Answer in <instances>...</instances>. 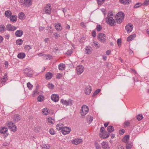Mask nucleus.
I'll use <instances>...</instances> for the list:
<instances>
[{
  "instance_id": "48",
  "label": "nucleus",
  "mask_w": 149,
  "mask_h": 149,
  "mask_svg": "<svg viewBox=\"0 0 149 149\" xmlns=\"http://www.w3.org/2000/svg\"><path fill=\"white\" fill-rule=\"evenodd\" d=\"M142 5V4L141 3H137L135 5L134 7L135 8H137L141 6Z\"/></svg>"
},
{
  "instance_id": "42",
  "label": "nucleus",
  "mask_w": 149,
  "mask_h": 149,
  "mask_svg": "<svg viewBox=\"0 0 149 149\" xmlns=\"http://www.w3.org/2000/svg\"><path fill=\"white\" fill-rule=\"evenodd\" d=\"M132 143H127L126 146V148L127 149H130L132 147Z\"/></svg>"
},
{
  "instance_id": "38",
  "label": "nucleus",
  "mask_w": 149,
  "mask_h": 149,
  "mask_svg": "<svg viewBox=\"0 0 149 149\" xmlns=\"http://www.w3.org/2000/svg\"><path fill=\"white\" fill-rule=\"evenodd\" d=\"M44 99V97L41 95H40L37 97V100L38 101L41 102L43 101Z\"/></svg>"
},
{
  "instance_id": "28",
  "label": "nucleus",
  "mask_w": 149,
  "mask_h": 149,
  "mask_svg": "<svg viewBox=\"0 0 149 149\" xmlns=\"http://www.w3.org/2000/svg\"><path fill=\"white\" fill-rule=\"evenodd\" d=\"M122 17H116V21L118 23L120 24L122 22L124 18H123V16H122Z\"/></svg>"
},
{
  "instance_id": "37",
  "label": "nucleus",
  "mask_w": 149,
  "mask_h": 149,
  "mask_svg": "<svg viewBox=\"0 0 149 149\" xmlns=\"http://www.w3.org/2000/svg\"><path fill=\"white\" fill-rule=\"evenodd\" d=\"M42 112L45 115H47L49 113L48 109L47 108H44L42 109Z\"/></svg>"
},
{
  "instance_id": "15",
  "label": "nucleus",
  "mask_w": 149,
  "mask_h": 149,
  "mask_svg": "<svg viewBox=\"0 0 149 149\" xmlns=\"http://www.w3.org/2000/svg\"><path fill=\"white\" fill-rule=\"evenodd\" d=\"M24 72L26 74V75L28 77H31L32 75V73L31 70L27 68H26L24 70Z\"/></svg>"
},
{
  "instance_id": "5",
  "label": "nucleus",
  "mask_w": 149,
  "mask_h": 149,
  "mask_svg": "<svg viewBox=\"0 0 149 149\" xmlns=\"http://www.w3.org/2000/svg\"><path fill=\"white\" fill-rule=\"evenodd\" d=\"M73 100L70 99H69L68 100H66L63 99H61L60 102L62 104L66 106L70 105L71 106L73 104Z\"/></svg>"
},
{
  "instance_id": "20",
  "label": "nucleus",
  "mask_w": 149,
  "mask_h": 149,
  "mask_svg": "<svg viewBox=\"0 0 149 149\" xmlns=\"http://www.w3.org/2000/svg\"><path fill=\"white\" fill-rule=\"evenodd\" d=\"M42 58L44 60H49L52 59V56L49 54H45L43 55Z\"/></svg>"
},
{
  "instance_id": "24",
  "label": "nucleus",
  "mask_w": 149,
  "mask_h": 149,
  "mask_svg": "<svg viewBox=\"0 0 149 149\" xmlns=\"http://www.w3.org/2000/svg\"><path fill=\"white\" fill-rule=\"evenodd\" d=\"M26 56L25 54L23 52L19 53L17 56V57L20 59H23Z\"/></svg>"
},
{
  "instance_id": "49",
  "label": "nucleus",
  "mask_w": 149,
  "mask_h": 149,
  "mask_svg": "<svg viewBox=\"0 0 149 149\" xmlns=\"http://www.w3.org/2000/svg\"><path fill=\"white\" fill-rule=\"evenodd\" d=\"M130 124L129 121H126L124 123V126L125 127H127L130 125Z\"/></svg>"
},
{
  "instance_id": "10",
  "label": "nucleus",
  "mask_w": 149,
  "mask_h": 149,
  "mask_svg": "<svg viewBox=\"0 0 149 149\" xmlns=\"http://www.w3.org/2000/svg\"><path fill=\"white\" fill-rule=\"evenodd\" d=\"M109 134L106 131L104 132H100L99 134L100 137L103 139L108 138L109 136Z\"/></svg>"
},
{
  "instance_id": "62",
  "label": "nucleus",
  "mask_w": 149,
  "mask_h": 149,
  "mask_svg": "<svg viewBox=\"0 0 149 149\" xmlns=\"http://www.w3.org/2000/svg\"><path fill=\"white\" fill-rule=\"evenodd\" d=\"M117 149H124V148L123 146L119 145L117 146Z\"/></svg>"
},
{
  "instance_id": "56",
  "label": "nucleus",
  "mask_w": 149,
  "mask_h": 149,
  "mask_svg": "<svg viewBox=\"0 0 149 149\" xmlns=\"http://www.w3.org/2000/svg\"><path fill=\"white\" fill-rule=\"evenodd\" d=\"M47 86L50 89H53L54 88V85L52 84H49Z\"/></svg>"
},
{
  "instance_id": "58",
  "label": "nucleus",
  "mask_w": 149,
  "mask_h": 149,
  "mask_svg": "<svg viewBox=\"0 0 149 149\" xmlns=\"http://www.w3.org/2000/svg\"><path fill=\"white\" fill-rule=\"evenodd\" d=\"M49 132L52 135H54L55 134L54 130L52 129H51L49 130Z\"/></svg>"
},
{
  "instance_id": "7",
  "label": "nucleus",
  "mask_w": 149,
  "mask_h": 149,
  "mask_svg": "<svg viewBox=\"0 0 149 149\" xmlns=\"http://www.w3.org/2000/svg\"><path fill=\"white\" fill-rule=\"evenodd\" d=\"M97 39L100 42L104 43L106 40V38L105 34L102 33H100L98 34L97 36Z\"/></svg>"
},
{
  "instance_id": "46",
  "label": "nucleus",
  "mask_w": 149,
  "mask_h": 149,
  "mask_svg": "<svg viewBox=\"0 0 149 149\" xmlns=\"http://www.w3.org/2000/svg\"><path fill=\"white\" fill-rule=\"evenodd\" d=\"M5 27L3 25H0V32H3L4 31Z\"/></svg>"
},
{
  "instance_id": "45",
  "label": "nucleus",
  "mask_w": 149,
  "mask_h": 149,
  "mask_svg": "<svg viewBox=\"0 0 149 149\" xmlns=\"http://www.w3.org/2000/svg\"><path fill=\"white\" fill-rule=\"evenodd\" d=\"M137 120L139 121L141 120L143 118V116L141 114H138L136 117Z\"/></svg>"
},
{
  "instance_id": "19",
  "label": "nucleus",
  "mask_w": 149,
  "mask_h": 149,
  "mask_svg": "<svg viewBox=\"0 0 149 149\" xmlns=\"http://www.w3.org/2000/svg\"><path fill=\"white\" fill-rule=\"evenodd\" d=\"M55 28L56 30L58 31H61L62 29V27L59 23H57L56 24Z\"/></svg>"
},
{
  "instance_id": "50",
  "label": "nucleus",
  "mask_w": 149,
  "mask_h": 149,
  "mask_svg": "<svg viewBox=\"0 0 149 149\" xmlns=\"http://www.w3.org/2000/svg\"><path fill=\"white\" fill-rule=\"evenodd\" d=\"M53 35L54 36L55 38L56 39H57L60 37V35L57 33H54L53 34Z\"/></svg>"
},
{
  "instance_id": "44",
  "label": "nucleus",
  "mask_w": 149,
  "mask_h": 149,
  "mask_svg": "<svg viewBox=\"0 0 149 149\" xmlns=\"http://www.w3.org/2000/svg\"><path fill=\"white\" fill-rule=\"evenodd\" d=\"M50 148V146L48 144L43 145L42 147L43 149H49Z\"/></svg>"
},
{
  "instance_id": "1",
  "label": "nucleus",
  "mask_w": 149,
  "mask_h": 149,
  "mask_svg": "<svg viewBox=\"0 0 149 149\" xmlns=\"http://www.w3.org/2000/svg\"><path fill=\"white\" fill-rule=\"evenodd\" d=\"M113 16V14L109 13L107 15V23L111 26H113L116 25V22L112 17Z\"/></svg>"
},
{
  "instance_id": "52",
  "label": "nucleus",
  "mask_w": 149,
  "mask_h": 149,
  "mask_svg": "<svg viewBox=\"0 0 149 149\" xmlns=\"http://www.w3.org/2000/svg\"><path fill=\"white\" fill-rule=\"evenodd\" d=\"M95 147L96 149H101L100 146L97 142H95Z\"/></svg>"
},
{
  "instance_id": "33",
  "label": "nucleus",
  "mask_w": 149,
  "mask_h": 149,
  "mask_svg": "<svg viewBox=\"0 0 149 149\" xmlns=\"http://www.w3.org/2000/svg\"><path fill=\"white\" fill-rule=\"evenodd\" d=\"M58 68L59 70H63L65 69V65L63 63H61L58 65Z\"/></svg>"
},
{
  "instance_id": "30",
  "label": "nucleus",
  "mask_w": 149,
  "mask_h": 149,
  "mask_svg": "<svg viewBox=\"0 0 149 149\" xmlns=\"http://www.w3.org/2000/svg\"><path fill=\"white\" fill-rule=\"evenodd\" d=\"M136 35L135 34H133L127 38V41H132L134 39V38L136 37Z\"/></svg>"
},
{
  "instance_id": "25",
  "label": "nucleus",
  "mask_w": 149,
  "mask_h": 149,
  "mask_svg": "<svg viewBox=\"0 0 149 149\" xmlns=\"http://www.w3.org/2000/svg\"><path fill=\"white\" fill-rule=\"evenodd\" d=\"M13 119L15 122H17L20 119L19 116L18 114L15 115L14 116Z\"/></svg>"
},
{
  "instance_id": "29",
  "label": "nucleus",
  "mask_w": 149,
  "mask_h": 149,
  "mask_svg": "<svg viewBox=\"0 0 149 149\" xmlns=\"http://www.w3.org/2000/svg\"><path fill=\"white\" fill-rule=\"evenodd\" d=\"M12 13L10 10L6 11L5 12V15L8 18L10 17L11 16Z\"/></svg>"
},
{
  "instance_id": "3",
  "label": "nucleus",
  "mask_w": 149,
  "mask_h": 149,
  "mask_svg": "<svg viewBox=\"0 0 149 149\" xmlns=\"http://www.w3.org/2000/svg\"><path fill=\"white\" fill-rule=\"evenodd\" d=\"M89 109L88 106L86 105H83L81 107L80 112L82 116L86 115L88 112Z\"/></svg>"
},
{
  "instance_id": "11",
  "label": "nucleus",
  "mask_w": 149,
  "mask_h": 149,
  "mask_svg": "<svg viewBox=\"0 0 149 149\" xmlns=\"http://www.w3.org/2000/svg\"><path fill=\"white\" fill-rule=\"evenodd\" d=\"M133 28V24H128L126 26L125 29L127 32L130 33L132 31Z\"/></svg>"
},
{
  "instance_id": "26",
  "label": "nucleus",
  "mask_w": 149,
  "mask_h": 149,
  "mask_svg": "<svg viewBox=\"0 0 149 149\" xmlns=\"http://www.w3.org/2000/svg\"><path fill=\"white\" fill-rule=\"evenodd\" d=\"M53 76V74L51 72H48L45 75L46 78L47 79H51Z\"/></svg>"
},
{
  "instance_id": "60",
  "label": "nucleus",
  "mask_w": 149,
  "mask_h": 149,
  "mask_svg": "<svg viewBox=\"0 0 149 149\" xmlns=\"http://www.w3.org/2000/svg\"><path fill=\"white\" fill-rule=\"evenodd\" d=\"M38 93H37V91L36 90H34L33 92V94H32V96L33 97H34L36 94H37Z\"/></svg>"
},
{
  "instance_id": "63",
  "label": "nucleus",
  "mask_w": 149,
  "mask_h": 149,
  "mask_svg": "<svg viewBox=\"0 0 149 149\" xmlns=\"http://www.w3.org/2000/svg\"><path fill=\"white\" fill-rule=\"evenodd\" d=\"M10 144V143L9 142H5L3 143V146H8Z\"/></svg>"
},
{
  "instance_id": "51",
  "label": "nucleus",
  "mask_w": 149,
  "mask_h": 149,
  "mask_svg": "<svg viewBox=\"0 0 149 149\" xmlns=\"http://www.w3.org/2000/svg\"><path fill=\"white\" fill-rule=\"evenodd\" d=\"M27 87L29 89H31L33 87V86L29 82H28L27 84Z\"/></svg>"
},
{
  "instance_id": "22",
  "label": "nucleus",
  "mask_w": 149,
  "mask_h": 149,
  "mask_svg": "<svg viewBox=\"0 0 149 149\" xmlns=\"http://www.w3.org/2000/svg\"><path fill=\"white\" fill-rule=\"evenodd\" d=\"M86 53L89 54L92 51V48L89 46H86L85 48Z\"/></svg>"
},
{
  "instance_id": "32",
  "label": "nucleus",
  "mask_w": 149,
  "mask_h": 149,
  "mask_svg": "<svg viewBox=\"0 0 149 149\" xmlns=\"http://www.w3.org/2000/svg\"><path fill=\"white\" fill-rule=\"evenodd\" d=\"M47 121L49 123L53 124L54 122V119L52 117H49L47 118Z\"/></svg>"
},
{
  "instance_id": "21",
  "label": "nucleus",
  "mask_w": 149,
  "mask_h": 149,
  "mask_svg": "<svg viewBox=\"0 0 149 149\" xmlns=\"http://www.w3.org/2000/svg\"><path fill=\"white\" fill-rule=\"evenodd\" d=\"M18 17L21 20H24L25 18V15L23 13L21 12L19 13Z\"/></svg>"
},
{
  "instance_id": "55",
  "label": "nucleus",
  "mask_w": 149,
  "mask_h": 149,
  "mask_svg": "<svg viewBox=\"0 0 149 149\" xmlns=\"http://www.w3.org/2000/svg\"><path fill=\"white\" fill-rule=\"evenodd\" d=\"M149 0H145L144 2L142 4V5L147 6L149 4Z\"/></svg>"
},
{
  "instance_id": "34",
  "label": "nucleus",
  "mask_w": 149,
  "mask_h": 149,
  "mask_svg": "<svg viewBox=\"0 0 149 149\" xmlns=\"http://www.w3.org/2000/svg\"><path fill=\"white\" fill-rule=\"evenodd\" d=\"M114 127L112 126H109L108 127L107 130L109 132H112L114 131Z\"/></svg>"
},
{
  "instance_id": "2",
  "label": "nucleus",
  "mask_w": 149,
  "mask_h": 149,
  "mask_svg": "<svg viewBox=\"0 0 149 149\" xmlns=\"http://www.w3.org/2000/svg\"><path fill=\"white\" fill-rule=\"evenodd\" d=\"M19 2L23 6L27 7L30 6L32 4L31 0H19Z\"/></svg>"
},
{
  "instance_id": "9",
  "label": "nucleus",
  "mask_w": 149,
  "mask_h": 149,
  "mask_svg": "<svg viewBox=\"0 0 149 149\" xmlns=\"http://www.w3.org/2000/svg\"><path fill=\"white\" fill-rule=\"evenodd\" d=\"M76 69L77 74L80 75L84 72V68L83 65H79L77 67Z\"/></svg>"
},
{
  "instance_id": "43",
  "label": "nucleus",
  "mask_w": 149,
  "mask_h": 149,
  "mask_svg": "<svg viewBox=\"0 0 149 149\" xmlns=\"http://www.w3.org/2000/svg\"><path fill=\"white\" fill-rule=\"evenodd\" d=\"M101 90L100 89H98L97 90H96L94 93L92 95V97H94L96 95H97V94H98L100 91Z\"/></svg>"
},
{
  "instance_id": "8",
  "label": "nucleus",
  "mask_w": 149,
  "mask_h": 149,
  "mask_svg": "<svg viewBox=\"0 0 149 149\" xmlns=\"http://www.w3.org/2000/svg\"><path fill=\"white\" fill-rule=\"evenodd\" d=\"M70 131L71 130L69 127H65L62 128L61 131L62 134L66 135L68 134Z\"/></svg>"
},
{
  "instance_id": "54",
  "label": "nucleus",
  "mask_w": 149,
  "mask_h": 149,
  "mask_svg": "<svg viewBox=\"0 0 149 149\" xmlns=\"http://www.w3.org/2000/svg\"><path fill=\"white\" fill-rule=\"evenodd\" d=\"M31 48L29 45H26L25 46V49L26 50L29 51Z\"/></svg>"
},
{
  "instance_id": "14",
  "label": "nucleus",
  "mask_w": 149,
  "mask_h": 149,
  "mask_svg": "<svg viewBox=\"0 0 149 149\" xmlns=\"http://www.w3.org/2000/svg\"><path fill=\"white\" fill-rule=\"evenodd\" d=\"M92 91V88L90 86H88L85 88V93L86 95H89L91 93Z\"/></svg>"
},
{
  "instance_id": "41",
  "label": "nucleus",
  "mask_w": 149,
  "mask_h": 149,
  "mask_svg": "<svg viewBox=\"0 0 149 149\" xmlns=\"http://www.w3.org/2000/svg\"><path fill=\"white\" fill-rule=\"evenodd\" d=\"M119 1L120 3L124 4H129V0H119Z\"/></svg>"
},
{
  "instance_id": "27",
  "label": "nucleus",
  "mask_w": 149,
  "mask_h": 149,
  "mask_svg": "<svg viewBox=\"0 0 149 149\" xmlns=\"http://www.w3.org/2000/svg\"><path fill=\"white\" fill-rule=\"evenodd\" d=\"M63 126V124L61 123H59L56 126V128L58 130H61Z\"/></svg>"
},
{
  "instance_id": "4",
  "label": "nucleus",
  "mask_w": 149,
  "mask_h": 149,
  "mask_svg": "<svg viewBox=\"0 0 149 149\" xmlns=\"http://www.w3.org/2000/svg\"><path fill=\"white\" fill-rule=\"evenodd\" d=\"M7 126L11 131L15 132L17 131V127L12 122H8Z\"/></svg>"
},
{
  "instance_id": "35",
  "label": "nucleus",
  "mask_w": 149,
  "mask_h": 149,
  "mask_svg": "<svg viewBox=\"0 0 149 149\" xmlns=\"http://www.w3.org/2000/svg\"><path fill=\"white\" fill-rule=\"evenodd\" d=\"M87 120L89 123H91L93 120V117L90 115H88L87 116Z\"/></svg>"
},
{
  "instance_id": "61",
  "label": "nucleus",
  "mask_w": 149,
  "mask_h": 149,
  "mask_svg": "<svg viewBox=\"0 0 149 149\" xmlns=\"http://www.w3.org/2000/svg\"><path fill=\"white\" fill-rule=\"evenodd\" d=\"M62 77V75L61 74H59L56 75V78L58 79H60Z\"/></svg>"
},
{
  "instance_id": "47",
  "label": "nucleus",
  "mask_w": 149,
  "mask_h": 149,
  "mask_svg": "<svg viewBox=\"0 0 149 149\" xmlns=\"http://www.w3.org/2000/svg\"><path fill=\"white\" fill-rule=\"evenodd\" d=\"M105 0H97V2L98 5H101L104 2Z\"/></svg>"
},
{
  "instance_id": "59",
  "label": "nucleus",
  "mask_w": 149,
  "mask_h": 149,
  "mask_svg": "<svg viewBox=\"0 0 149 149\" xmlns=\"http://www.w3.org/2000/svg\"><path fill=\"white\" fill-rule=\"evenodd\" d=\"M121 42V39L120 38L118 39L117 40V43L118 46H120Z\"/></svg>"
},
{
  "instance_id": "31",
  "label": "nucleus",
  "mask_w": 149,
  "mask_h": 149,
  "mask_svg": "<svg viewBox=\"0 0 149 149\" xmlns=\"http://www.w3.org/2000/svg\"><path fill=\"white\" fill-rule=\"evenodd\" d=\"M129 136L128 135H125L124 137L122 139V141L123 142L126 143L129 140Z\"/></svg>"
},
{
  "instance_id": "36",
  "label": "nucleus",
  "mask_w": 149,
  "mask_h": 149,
  "mask_svg": "<svg viewBox=\"0 0 149 149\" xmlns=\"http://www.w3.org/2000/svg\"><path fill=\"white\" fill-rule=\"evenodd\" d=\"M122 16H123V18H124L125 14L123 12H118L116 15V17H122Z\"/></svg>"
},
{
  "instance_id": "18",
  "label": "nucleus",
  "mask_w": 149,
  "mask_h": 149,
  "mask_svg": "<svg viewBox=\"0 0 149 149\" xmlns=\"http://www.w3.org/2000/svg\"><path fill=\"white\" fill-rule=\"evenodd\" d=\"M23 34V31L22 30H17L15 33V35L17 37H21Z\"/></svg>"
},
{
  "instance_id": "12",
  "label": "nucleus",
  "mask_w": 149,
  "mask_h": 149,
  "mask_svg": "<svg viewBox=\"0 0 149 149\" xmlns=\"http://www.w3.org/2000/svg\"><path fill=\"white\" fill-rule=\"evenodd\" d=\"M6 29L8 31H13L17 29V27L14 26L10 24H8L6 25Z\"/></svg>"
},
{
  "instance_id": "16",
  "label": "nucleus",
  "mask_w": 149,
  "mask_h": 149,
  "mask_svg": "<svg viewBox=\"0 0 149 149\" xmlns=\"http://www.w3.org/2000/svg\"><path fill=\"white\" fill-rule=\"evenodd\" d=\"M103 149H109V147L108 145V143L106 141H104L101 143Z\"/></svg>"
},
{
  "instance_id": "6",
  "label": "nucleus",
  "mask_w": 149,
  "mask_h": 149,
  "mask_svg": "<svg viewBox=\"0 0 149 149\" xmlns=\"http://www.w3.org/2000/svg\"><path fill=\"white\" fill-rule=\"evenodd\" d=\"M51 6L49 4H47L44 8V12L45 13L50 15L51 12Z\"/></svg>"
},
{
  "instance_id": "57",
  "label": "nucleus",
  "mask_w": 149,
  "mask_h": 149,
  "mask_svg": "<svg viewBox=\"0 0 149 149\" xmlns=\"http://www.w3.org/2000/svg\"><path fill=\"white\" fill-rule=\"evenodd\" d=\"M93 43L94 45V46L96 48H99L100 47V45L98 44L97 42H94Z\"/></svg>"
},
{
  "instance_id": "23",
  "label": "nucleus",
  "mask_w": 149,
  "mask_h": 149,
  "mask_svg": "<svg viewBox=\"0 0 149 149\" xmlns=\"http://www.w3.org/2000/svg\"><path fill=\"white\" fill-rule=\"evenodd\" d=\"M10 20L12 22H16L17 20V16L16 15H11L10 17Z\"/></svg>"
},
{
  "instance_id": "39",
  "label": "nucleus",
  "mask_w": 149,
  "mask_h": 149,
  "mask_svg": "<svg viewBox=\"0 0 149 149\" xmlns=\"http://www.w3.org/2000/svg\"><path fill=\"white\" fill-rule=\"evenodd\" d=\"M23 40L20 39H19L17 40L16 42V43L18 45H21L22 44Z\"/></svg>"
},
{
  "instance_id": "13",
  "label": "nucleus",
  "mask_w": 149,
  "mask_h": 149,
  "mask_svg": "<svg viewBox=\"0 0 149 149\" xmlns=\"http://www.w3.org/2000/svg\"><path fill=\"white\" fill-rule=\"evenodd\" d=\"M52 100L54 102H57L59 100V97L58 95L53 94L51 97Z\"/></svg>"
},
{
  "instance_id": "17",
  "label": "nucleus",
  "mask_w": 149,
  "mask_h": 149,
  "mask_svg": "<svg viewBox=\"0 0 149 149\" xmlns=\"http://www.w3.org/2000/svg\"><path fill=\"white\" fill-rule=\"evenodd\" d=\"M82 141L81 139H77L73 140L72 141V143L73 144L77 145L80 143L81 142H82Z\"/></svg>"
},
{
  "instance_id": "64",
  "label": "nucleus",
  "mask_w": 149,
  "mask_h": 149,
  "mask_svg": "<svg viewBox=\"0 0 149 149\" xmlns=\"http://www.w3.org/2000/svg\"><path fill=\"white\" fill-rule=\"evenodd\" d=\"M80 25L84 28L86 27V24L83 22H81L80 24Z\"/></svg>"
},
{
  "instance_id": "40",
  "label": "nucleus",
  "mask_w": 149,
  "mask_h": 149,
  "mask_svg": "<svg viewBox=\"0 0 149 149\" xmlns=\"http://www.w3.org/2000/svg\"><path fill=\"white\" fill-rule=\"evenodd\" d=\"M7 130L8 129L7 128L4 127L0 130V132L1 133L4 134L6 132Z\"/></svg>"
},
{
  "instance_id": "53",
  "label": "nucleus",
  "mask_w": 149,
  "mask_h": 149,
  "mask_svg": "<svg viewBox=\"0 0 149 149\" xmlns=\"http://www.w3.org/2000/svg\"><path fill=\"white\" fill-rule=\"evenodd\" d=\"M102 27L100 25H97V26L96 29L97 31H101L102 29Z\"/></svg>"
}]
</instances>
